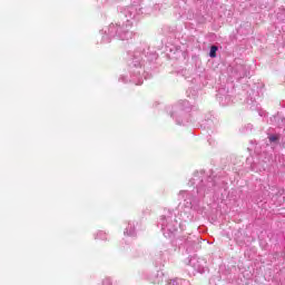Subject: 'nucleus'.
<instances>
[{
    "instance_id": "1",
    "label": "nucleus",
    "mask_w": 285,
    "mask_h": 285,
    "mask_svg": "<svg viewBox=\"0 0 285 285\" xmlns=\"http://www.w3.org/2000/svg\"><path fill=\"white\" fill-rule=\"evenodd\" d=\"M217 50H218L217 46H212L210 47L209 57L212 59H215V57H217Z\"/></svg>"
},
{
    "instance_id": "2",
    "label": "nucleus",
    "mask_w": 285,
    "mask_h": 285,
    "mask_svg": "<svg viewBox=\"0 0 285 285\" xmlns=\"http://www.w3.org/2000/svg\"><path fill=\"white\" fill-rule=\"evenodd\" d=\"M278 140H279L278 136H269V141L271 142H275V141H278Z\"/></svg>"
}]
</instances>
